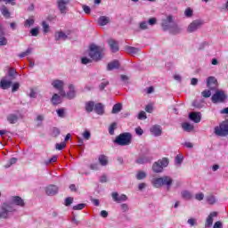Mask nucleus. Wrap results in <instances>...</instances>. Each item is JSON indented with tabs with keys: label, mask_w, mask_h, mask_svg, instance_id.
<instances>
[{
	"label": "nucleus",
	"mask_w": 228,
	"mask_h": 228,
	"mask_svg": "<svg viewBox=\"0 0 228 228\" xmlns=\"http://www.w3.org/2000/svg\"><path fill=\"white\" fill-rule=\"evenodd\" d=\"M55 40L56 42H58L59 40H67V38H69V37L63 32V31H58L55 33Z\"/></svg>",
	"instance_id": "obj_25"
},
{
	"label": "nucleus",
	"mask_w": 228,
	"mask_h": 228,
	"mask_svg": "<svg viewBox=\"0 0 228 228\" xmlns=\"http://www.w3.org/2000/svg\"><path fill=\"white\" fill-rule=\"evenodd\" d=\"M182 127L184 131H187V132L193 131V126L190 123H183L182 125Z\"/></svg>",
	"instance_id": "obj_35"
},
{
	"label": "nucleus",
	"mask_w": 228,
	"mask_h": 228,
	"mask_svg": "<svg viewBox=\"0 0 228 228\" xmlns=\"http://www.w3.org/2000/svg\"><path fill=\"white\" fill-rule=\"evenodd\" d=\"M138 118L139 120H145V118H147V114L145 111H141L138 115Z\"/></svg>",
	"instance_id": "obj_52"
},
{
	"label": "nucleus",
	"mask_w": 228,
	"mask_h": 228,
	"mask_svg": "<svg viewBox=\"0 0 228 228\" xmlns=\"http://www.w3.org/2000/svg\"><path fill=\"white\" fill-rule=\"evenodd\" d=\"M15 74H17V70L13 68H10L9 70H8L9 77H12L14 79L15 78Z\"/></svg>",
	"instance_id": "obj_41"
},
{
	"label": "nucleus",
	"mask_w": 228,
	"mask_h": 228,
	"mask_svg": "<svg viewBox=\"0 0 228 228\" xmlns=\"http://www.w3.org/2000/svg\"><path fill=\"white\" fill-rule=\"evenodd\" d=\"M213 228H222V222L217 221L214 224Z\"/></svg>",
	"instance_id": "obj_64"
},
{
	"label": "nucleus",
	"mask_w": 228,
	"mask_h": 228,
	"mask_svg": "<svg viewBox=\"0 0 228 228\" xmlns=\"http://www.w3.org/2000/svg\"><path fill=\"white\" fill-rule=\"evenodd\" d=\"M12 86V80H7L6 77H3L0 80V88L2 90H8Z\"/></svg>",
	"instance_id": "obj_18"
},
{
	"label": "nucleus",
	"mask_w": 228,
	"mask_h": 228,
	"mask_svg": "<svg viewBox=\"0 0 228 228\" xmlns=\"http://www.w3.org/2000/svg\"><path fill=\"white\" fill-rule=\"evenodd\" d=\"M145 177H147V174L143 171H140L136 175V179H138V181H142V179H145Z\"/></svg>",
	"instance_id": "obj_37"
},
{
	"label": "nucleus",
	"mask_w": 228,
	"mask_h": 228,
	"mask_svg": "<svg viewBox=\"0 0 228 228\" xmlns=\"http://www.w3.org/2000/svg\"><path fill=\"white\" fill-rule=\"evenodd\" d=\"M182 197L183 199H186L187 200H190V199H191V193H190V191H182Z\"/></svg>",
	"instance_id": "obj_39"
},
{
	"label": "nucleus",
	"mask_w": 228,
	"mask_h": 228,
	"mask_svg": "<svg viewBox=\"0 0 228 228\" xmlns=\"http://www.w3.org/2000/svg\"><path fill=\"white\" fill-rule=\"evenodd\" d=\"M82 8H83L85 13L88 14V13H90V12H92V10L90 9V6H88V5H82Z\"/></svg>",
	"instance_id": "obj_59"
},
{
	"label": "nucleus",
	"mask_w": 228,
	"mask_h": 228,
	"mask_svg": "<svg viewBox=\"0 0 228 228\" xmlns=\"http://www.w3.org/2000/svg\"><path fill=\"white\" fill-rule=\"evenodd\" d=\"M204 24L203 20H193L187 28L188 33H193V31H197V29H200V28H202V25Z\"/></svg>",
	"instance_id": "obj_9"
},
{
	"label": "nucleus",
	"mask_w": 228,
	"mask_h": 228,
	"mask_svg": "<svg viewBox=\"0 0 228 228\" xmlns=\"http://www.w3.org/2000/svg\"><path fill=\"white\" fill-rule=\"evenodd\" d=\"M45 193L46 195H56L58 193V186L56 185H49L45 188Z\"/></svg>",
	"instance_id": "obj_19"
},
{
	"label": "nucleus",
	"mask_w": 228,
	"mask_h": 228,
	"mask_svg": "<svg viewBox=\"0 0 228 228\" xmlns=\"http://www.w3.org/2000/svg\"><path fill=\"white\" fill-rule=\"evenodd\" d=\"M201 95L202 97H204V99H208V97H211V90H204L201 92Z\"/></svg>",
	"instance_id": "obj_40"
},
{
	"label": "nucleus",
	"mask_w": 228,
	"mask_h": 228,
	"mask_svg": "<svg viewBox=\"0 0 228 228\" xmlns=\"http://www.w3.org/2000/svg\"><path fill=\"white\" fill-rule=\"evenodd\" d=\"M126 53H128V54H140V48H136V47H133V46H126Z\"/></svg>",
	"instance_id": "obj_26"
},
{
	"label": "nucleus",
	"mask_w": 228,
	"mask_h": 228,
	"mask_svg": "<svg viewBox=\"0 0 228 228\" xmlns=\"http://www.w3.org/2000/svg\"><path fill=\"white\" fill-rule=\"evenodd\" d=\"M104 51H106V48L102 46L91 45L89 46L88 56L93 60V61H101V60L104 58Z\"/></svg>",
	"instance_id": "obj_1"
},
{
	"label": "nucleus",
	"mask_w": 228,
	"mask_h": 228,
	"mask_svg": "<svg viewBox=\"0 0 228 228\" xmlns=\"http://www.w3.org/2000/svg\"><path fill=\"white\" fill-rule=\"evenodd\" d=\"M66 147H67V143L65 142L55 144V148L57 151H62V149H65Z\"/></svg>",
	"instance_id": "obj_38"
},
{
	"label": "nucleus",
	"mask_w": 228,
	"mask_h": 228,
	"mask_svg": "<svg viewBox=\"0 0 228 228\" xmlns=\"http://www.w3.org/2000/svg\"><path fill=\"white\" fill-rule=\"evenodd\" d=\"M120 111H122V103L114 104V106L112 107V113H120Z\"/></svg>",
	"instance_id": "obj_33"
},
{
	"label": "nucleus",
	"mask_w": 228,
	"mask_h": 228,
	"mask_svg": "<svg viewBox=\"0 0 228 228\" xmlns=\"http://www.w3.org/2000/svg\"><path fill=\"white\" fill-rule=\"evenodd\" d=\"M111 53H118V43L114 39H110L108 41Z\"/></svg>",
	"instance_id": "obj_20"
},
{
	"label": "nucleus",
	"mask_w": 228,
	"mask_h": 228,
	"mask_svg": "<svg viewBox=\"0 0 228 228\" xmlns=\"http://www.w3.org/2000/svg\"><path fill=\"white\" fill-rule=\"evenodd\" d=\"M115 69H120V62L118 61H113L107 65V70H115Z\"/></svg>",
	"instance_id": "obj_23"
},
{
	"label": "nucleus",
	"mask_w": 228,
	"mask_h": 228,
	"mask_svg": "<svg viewBox=\"0 0 228 228\" xmlns=\"http://www.w3.org/2000/svg\"><path fill=\"white\" fill-rule=\"evenodd\" d=\"M112 199L115 202H126L127 196L126 194L118 196V192H112Z\"/></svg>",
	"instance_id": "obj_15"
},
{
	"label": "nucleus",
	"mask_w": 228,
	"mask_h": 228,
	"mask_svg": "<svg viewBox=\"0 0 228 228\" xmlns=\"http://www.w3.org/2000/svg\"><path fill=\"white\" fill-rule=\"evenodd\" d=\"M133 140V135L131 133H122L116 137L114 143L120 145L121 147H126V145H131Z\"/></svg>",
	"instance_id": "obj_3"
},
{
	"label": "nucleus",
	"mask_w": 228,
	"mask_h": 228,
	"mask_svg": "<svg viewBox=\"0 0 228 228\" xmlns=\"http://www.w3.org/2000/svg\"><path fill=\"white\" fill-rule=\"evenodd\" d=\"M92 61H94V60L88 59V57H82L81 58V63L83 65H88V63H92Z\"/></svg>",
	"instance_id": "obj_45"
},
{
	"label": "nucleus",
	"mask_w": 228,
	"mask_h": 228,
	"mask_svg": "<svg viewBox=\"0 0 228 228\" xmlns=\"http://www.w3.org/2000/svg\"><path fill=\"white\" fill-rule=\"evenodd\" d=\"M172 183H174L172 177L167 175L152 180V184L154 188H161V186H167V190H170Z\"/></svg>",
	"instance_id": "obj_2"
},
{
	"label": "nucleus",
	"mask_w": 228,
	"mask_h": 228,
	"mask_svg": "<svg viewBox=\"0 0 228 228\" xmlns=\"http://www.w3.org/2000/svg\"><path fill=\"white\" fill-rule=\"evenodd\" d=\"M52 104L53 106H58V104H61V97L58 95V94H54L52 97Z\"/></svg>",
	"instance_id": "obj_29"
},
{
	"label": "nucleus",
	"mask_w": 228,
	"mask_h": 228,
	"mask_svg": "<svg viewBox=\"0 0 228 228\" xmlns=\"http://www.w3.org/2000/svg\"><path fill=\"white\" fill-rule=\"evenodd\" d=\"M20 87V84H19L18 82H15L12 85V92H17V90H19Z\"/></svg>",
	"instance_id": "obj_53"
},
{
	"label": "nucleus",
	"mask_w": 228,
	"mask_h": 228,
	"mask_svg": "<svg viewBox=\"0 0 228 228\" xmlns=\"http://www.w3.org/2000/svg\"><path fill=\"white\" fill-rule=\"evenodd\" d=\"M58 161V156L53 155L50 159L46 160L45 165H50V163H56Z\"/></svg>",
	"instance_id": "obj_44"
},
{
	"label": "nucleus",
	"mask_w": 228,
	"mask_h": 228,
	"mask_svg": "<svg viewBox=\"0 0 228 228\" xmlns=\"http://www.w3.org/2000/svg\"><path fill=\"white\" fill-rule=\"evenodd\" d=\"M98 24L100 26H106V24H110V17H108V16H101L98 19Z\"/></svg>",
	"instance_id": "obj_27"
},
{
	"label": "nucleus",
	"mask_w": 228,
	"mask_h": 228,
	"mask_svg": "<svg viewBox=\"0 0 228 228\" xmlns=\"http://www.w3.org/2000/svg\"><path fill=\"white\" fill-rule=\"evenodd\" d=\"M190 120H192L195 124H199L200 120H202V118L200 117V112H191L189 114Z\"/></svg>",
	"instance_id": "obj_17"
},
{
	"label": "nucleus",
	"mask_w": 228,
	"mask_h": 228,
	"mask_svg": "<svg viewBox=\"0 0 228 228\" xmlns=\"http://www.w3.org/2000/svg\"><path fill=\"white\" fill-rule=\"evenodd\" d=\"M6 44H8L6 37H0V45H6Z\"/></svg>",
	"instance_id": "obj_62"
},
{
	"label": "nucleus",
	"mask_w": 228,
	"mask_h": 228,
	"mask_svg": "<svg viewBox=\"0 0 228 228\" xmlns=\"http://www.w3.org/2000/svg\"><path fill=\"white\" fill-rule=\"evenodd\" d=\"M53 134L56 137L58 135H60V129H58L57 127L53 128Z\"/></svg>",
	"instance_id": "obj_63"
},
{
	"label": "nucleus",
	"mask_w": 228,
	"mask_h": 228,
	"mask_svg": "<svg viewBox=\"0 0 228 228\" xmlns=\"http://www.w3.org/2000/svg\"><path fill=\"white\" fill-rule=\"evenodd\" d=\"M1 13L5 19H10L12 13L10 12V10H8V7L5 5H3L1 8Z\"/></svg>",
	"instance_id": "obj_30"
},
{
	"label": "nucleus",
	"mask_w": 228,
	"mask_h": 228,
	"mask_svg": "<svg viewBox=\"0 0 228 228\" xmlns=\"http://www.w3.org/2000/svg\"><path fill=\"white\" fill-rule=\"evenodd\" d=\"M94 111L97 115H104V104L101 102L94 104Z\"/></svg>",
	"instance_id": "obj_22"
},
{
	"label": "nucleus",
	"mask_w": 228,
	"mask_h": 228,
	"mask_svg": "<svg viewBox=\"0 0 228 228\" xmlns=\"http://www.w3.org/2000/svg\"><path fill=\"white\" fill-rule=\"evenodd\" d=\"M85 203H80L73 207L74 211H81V209H85Z\"/></svg>",
	"instance_id": "obj_42"
},
{
	"label": "nucleus",
	"mask_w": 228,
	"mask_h": 228,
	"mask_svg": "<svg viewBox=\"0 0 228 228\" xmlns=\"http://www.w3.org/2000/svg\"><path fill=\"white\" fill-rule=\"evenodd\" d=\"M85 108L86 113H92V111H94V110L95 109V102L93 101L86 102Z\"/></svg>",
	"instance_id": "obj_24"
},
{
	"label": "nucleus",
	"mask_w": 228,
	"mask_h": 228,
	"mask_svg": "<svg viewBox=\"0 0 228 228\" xmlns=\"http://www.w3.org/2000/svg\"><path fill=\"white\" fill-rule=\"evenodd\" d=\"M15 163H17V158H12L7 162V167H12V165H15Z\"/></svg>",
	"instance_id": "obj_51"
},
{
	"label": "nucleus",
	"mask_w": 228,
	"mask_h": 228,
	"mask_svg": "<svg viewBox=\"0 0 228 228\" xmlns=\"http://www.w3.org/2000/svg\"><path fill=\"white\" fill-rule=\"evenodd\" d=\"M215 134H216V136H227L228 135L227 122H223L218 126H216Z\"/></svg>",
	"instance_id": "obj_5"
},
{
	"label": "nucleus",
	"mask_w": 228,
	"mask_h": 228,
	"mask_svg": "<svg viewBox=\"0 0 228 228\" xmlns=\"http://www.w3.org/2000/svg\"><path fill=\"white\" fill-rule=\"evenodd\" d=\"M139 28H140V29H147V23H146V21H142L141 23H140V25H139Z\"/></svg>",
	"instance_id": "obj_60"
},
{
	"label": "nucleus",
	"mask_w": 228,
	"mask_h": 228,
	"mask_svg": "<svg viewBox=\"0 0 228 228\" xmlns=\"http://www.w3.org/2000/svg\"><path fill=\"white\" fill-rule=\"evenodd\" d=\"M169 163L170 161L168 160V159L162 158L161 159H159L158 161L153 163L152 170L155 174H161V172H163V169L168 167Z\"/></svg>",
	"instance_id": "obj_4"
},
{
	"label": "nucleus",
	"mask_w": 228,
	"mask_h": 228,
	"mask_svg": "<svg viewBox=\"0 0 228 228\" xmlns=\"http://www.w3.org/2000/svg\"><path fill=\"white\" fill-rule=\"evenodd\" d=\"M11 202L12 204H14V206H19L20 208H24V206H26L24 200L20 196H12L11 198Z\"/></svg>",
	"instance_id": "obj_14"
},
{
	"label": "nucleus",
	"mask_w": 228,
	"mask_h": 228,
	"mask_svg": "<svg viewBox=\"0 0 228 228\" xmlns=\"http://www.w3.org/2000/svg\"><path fill=\"white\" fill-rule=\"evenodd\" d=\"M13 211H15V208L12 204L4 203L0 209V218H8V213H13Z\"/></svg>",
	"instance_id": "obj_6"
},
{
	"label": "nucleus",
	"mask_w": 228,
	"mask_h": 228,
	"mask_svg": "<svg viewBox=\"0 0 228 228\" xmlns=\"http://www.w3.org/2000/svg\"><path fill=\"white\" fill-rule=\"evenodd\" d=\"M187 224H190V225L191 227H193V225H195V224H197V220H195V218H190V219H188Z\"/></svg>",
	"instance_id": "obj_58"
},
{
	"label": "nucleus",
	"mask_w": 228,
	"mask_h": 228,
	"mask_svg": "<svg viewBox=\"0 0 228 228\" xmlns=\"http://www.w3.org/2000/svg\"><path fill=\"white\" fill-rule=\"evenodd\" d=\"M98 161L102 167H106L108 165V157L106 155H100Z\"/></svg>",
	"instance_id": "obj_31"
},
{
	"label": "nucleus",
	"mask_w": 228,
	"mask_h": 228,
	"mask_svg": "<svg viewBox=\"0 0 228 228\" xmlns=\"http://www.w3.org/2000/svg\"><path fill=\"white\" fill-rule=\"evenodd\" d=\"M169 29L171 33H173V35H177V33H181V28L175 23H173L172 27Z\"/></svg>",
	"instance_id": "obj_32"
},
{
	"label": "nucleus",
	"mask_w": 228,
	"mask_h": 228,
	"mask_svg": "<svg viewBox=\"0 0 228 228\" xmlns=\"http://www.w3.org/2000/svg\"><path fill=\"white\" fill-rule=\"evenodd\" d=\"M207 86L209 90H218V80L215 77H208L207 79Z\"/></svg>",
	"instance_id": "obj_12"
},
{
	"label": "nucleus",
	"mask_w": 228,
	"mask_h": 228,
	"mask_svg": "<svg viewBox=\"0 0 228 228\" xmlns=\"http://www.w3.org/2000/svg\"><path fill=\"white\" fill-rule=\"evenodd\" d=\"M74 202V198L72 197H68L65 199V206L69 207L70 204Z\"/></svg>",
	"instance_id": "obj_50"
},
{
	"label": "nucleus",
	"mask_w": 228,
	"mask_h": 228,
	"mask_svg": "<svg viewBox=\"0 0 228 228\" xmlns=\"http://www.w3.org/2000/svg\"><path fill=\"white\" fill-rule=\"evenodd\" d=\"M108 85H110L109 81L102 82L99 86L100 90H104Z\"/></svg>",
	"instance_id": "obj_55"
},
{
	"label": "nucleus",
	"mask_w": 228,
	"mask_h": 228,
	"mask_svg": "<svg viewBox=\"0 0 228 228\" xmlns=\"http://www.w3.org/2000/svg\"><path fill=\"white\" fill-rule=\"evenodd\" d=\"M70 3H72V0H58L57 1V8L62 15H65L69 11V8L67 7V5L70 4Z\"/></svg>",
	"instance_id": "obj_8"
},
{
	"label": "nucleus",
	"mask_w": 228,
	"mask_h": 228,
	"mask_svg": "<svg viewBox=\"0 0 228 228\" xmlns=\"http://www.w3.org/2000/svg\"><path fill=\"white\" fill-rule=\"evenodd\" d=\"M151 133L154 134V136H161L163 130L160 126L155 125L151 128Z\"/></svg>",
	"instance_id": "obj_21"
},
{
	"label": "nucleus",
	"mask_w": 228,
	"mask_h": 228,
	"mask_svg": "<svg viewBox=\"0 0 228 228\" xmlns=\"http://www.w3.org/2000/svg\"><path fill=\"white\" fill-rule=\"evenodd\" d=\"M195 199H196V200H204V193L200 192V193L196 194Z\"/></svg>",
	"instance_id": "obj_57"
},
{
	"label": "nucleus",
	"mask_w": 228,
	"mask_h": 228,
	"mask_svg": "<svg viewBox=\"0 0 228 228\" xmlns=\"http://www.w3.org/2000/svg\"><path fill=\"white\" fill-rule=\"evenodd\" d=\"M175 159L177 165H181L183 163V156L181 155H176Z\"/></svg>",
	"instance_id": "obj_54"
},
{
	"label": "nucleus",
	"mask_w": 228,
	"mask_h": 228,
	"mask_svg": "<svg viewBox=\"0 0 228 228\" xmlns=\"http://www.w3.org/2000/svg\"><path fill=\"white\" fill-rule=\"evenodd\" d=\"M64 85L65 84L63 83V81L59 79L53 80L52 82V86H53V88L59 91L60 95H65V89H63Z\"/></svg>",
	"instance_id": "obj_10"
},
{
	"label": "nucleus",
	"mask_w": 228,
	"mask_h": 228,
	"mask_svg": "<svg viewBox=\"0 0 228 228\" xmlns=\"http://www.w3.org/2000/svg\"><path fill=\"white\" fill-rule=\"evenodd\" d=\"M135 163H137V165H145V163H151V159L145 156L140 157L135 160Z\"/></svg>",
	"instance_id": "obj_28"
},
{
	"label": "nucleus",
	"mask_w": 228,
	"mask_h": 228,
	"mask_svg": "<svg viewBox=\"0 0 228 228\" xmlns=\"http://www.w3.org/2000/svg\"><path fill=\"white\" fill-rule=\"evenodd\" d=\"M35 24V20L33 18L28 19L25 20L24 26L29 28Z\"/></svg>",
	"instance_id": "obj_43"
},
{
	"label": "nucleus",
	"mask_w": 228,
	"mask_h": 228,
	"mask_svg": "<svg viewBox=\"0 0 228 228\" xmlns=\"http://www.w3.org/2000/svg\"><path fill=\"white\" fill-rule=\"evenodd\" d=\"M57 115L61 118H65V109H58L57 110Z\"/></svg>",
	"instance_id": "obj_46"
},
{
	"label": "nucleus",
	"mask_w": 228,
	"mask_h": 228,
	"mask_svg": "<svg viewBox=\"0 0 228 228\" xmlns=\"http://www.w3.org/2000/svg\"><path fill=\"white\" fill-rule=\"evenodd\" d=\"M7 120L11 124H16L17 120H19V117H17L15 114H11L7 117Z\"/></svg>",
	"instance_id": "obj_34"
},
{
	"label": "nucleus",
	"mask_w": 228,
	"mask_h": 228,
	"mask_svg": "<svg viewBox=\"0 0 228 228\" xmlns=\"http://www.w3.org/2000/svg\"><path fill=\"white\" fill-rule=\"evenodd\" d=\"M82 136L84 138V140H90V138H92V134H90V131L86 130L83 134Z\"/></svg>",
	"instance_id": "obj_47"
},
{
	"label": "nucleus",
	"mask_w": 228,
	"mask_h": 228,
	"mask_svg": "<svg viewBox=\"0 0 228 228\" xmlns=\"http://www.w3.org/2000/svg\"><path fill=\"white\" fill-rule=\"evenodd\" d=\"M32 37H38V28H34L30 30Z\"/></svg>",
	"instance_id": "obj_56"
},
{
	"label": "nucleus",
	"mask_w": 228,
	"mask_h": 228,
	"mask_svg": "<svg viewBox=\"0 0 228 228\" xmlns=\"http://www.w3.org/2000/svg\"><path fill=\"white\" fill-rule=\"evenodd\" d=\"M218 216L217 212H212L208 215L207 217V220L205 222V227H211L213 225V218Z\"/></svg>",
	"instance_id": "obj_16"
},
{
	"label": "nucleus",
	"mask_w": 228,
	"mask_h": 228,
	"mask_svg": "<svg viewBox=\"0 0 228 228\" xmlns=\"http://www.w3.org/2000/svg\"><path fill=\"white\" fill-rule=\"evenodd\" d=\"M135 133L139 136H142V134H143V129H142V127L139 126V127L135 128Z\"/></svg>",
	"instance_id": "obj_61"
},
{
	"label": "nucleus",
	"mask_w": 228,
	"mask_h": 228,
	"mask_svg": "<svg viewBox=\"0 0 228 228\" xmlns=\"http://www.w3.org/2000/svg\"><path fill=\"white\" fill-rule=\"evenodd\" d=\"M184 15L185 17H191L193 15V10H191V8H187L184 11Z\"/></svg>",
	"instance_id": "obj_49"
},
{
	"label": "nucleus",
	"mask_w": 228,
	"mask_h": 228,
	"mask_svg": "<svg viewBox=\"0 0 228 228\" xmlns=\"http://www.w3.org/2000/svg\"><path fill=\"white\" fill-rule=\"evenodd\" d=\"M174 25V17L172 15L167 16L165 20H162V29L164 31H168Z\"/></svg>",
	"instance_id": "obj_11"
},
{
	"label": "nucleus",
	"mask_w": 228,
	"mask_h": 228,
	"mask_svg": "<svg viewBox=\"0 0 228 228\" xmlns=\"http://www.w3.org/2000/svg\"><path fill=\"white\" fill-rule=\"evenodd\" d=\"M44 33H49V24L46 21L42 22Z\"/></svg>",
	"instance_id": "obj_48"
},
{
	"label": "nucleus",
	"mask_w": 228,
	"mask_h": 228,
	"mask_svg": "<svg viewBox=\"0 0 228 228\" xmlns=\"http://www.w3.org/2000/svg\"><path fill=\"white\" fill-rule=\"evenodd\" d=\"M225 99H227V94L224 91L216 90V94L212 95V102L216 104L218 102H224Z\"/></svg>",
	"instance_id": "obj_7"
},
{
	"label": "nucleus",
	"mask_w": 228,
	"mask_h": 228,
	"mask_svg": "<svg viewBox=\"0 0 228 228\" xmlns=\"http://www.w3.org/2000/svg\"><path fill=\"white\" fill-rule=\"evenodd\" d=\"M69 91L68 93H65L64 95H61V97H66V99H74L76 97V89L74 87V85L70 84L69 86Z\"/></svg>",
	"instance_id": "obj_13"
},
{
	"label": "nucleus",
	"mask_w": 228,
	"mask_h": 228,
	"mask_svg": "<svg viewBox=\"0 0 228 228\" xmlns=\"http://www.w3.org/2000/svg\"><path fill=\"white\" fill-rule=\"evenodd\" d=\"M115 129H117V123H112L109 126V134L113 135L115 134Z\"/></svg>",
	"instance_id": "obj_36"
}]
</instances>
